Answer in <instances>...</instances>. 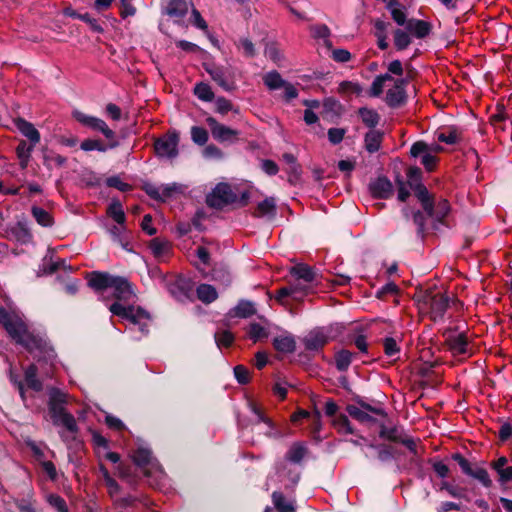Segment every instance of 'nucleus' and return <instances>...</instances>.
<instances>
[{"mask_svg": "<svg viewBox=\"0 0 512 512\" xmlns=\"http://www.w3.org/2000/svg\"><path fill=\"white\" fill-rule=\"evenodd\" d=\"M0 323L9 336L31 353H35L38 360H45L54 365L56 354L54 349L38 335H34L28 328L23 316L15 311H7L0 307Z\"/></svg>", "mask_w": 512, "mask_h": 512, "instance_id": "1", "label": "nucleus"}, {"mask_svg": "<svg viewBox=\"0 0 512 512\" xmlns=\"http://www.w3.org/2000/svg\"><path fill=\"white\" fill-rule=\"evenodd\" d=\"M111 291L117 301L109 307L110 312L138 328L141 335L134 336L135 339H140L141 336L146 335L151 317L143 308L127 304L136 297L131 284L122 277H115Z\"/></svg>", "mask_w": 512, "mask_h": 512, "instance_id": "2", "label": "nucleus"}, {"mask_svg": "<svg viewBox=\"0 0 512 512\" xmlns=\"http://www.w3.org/2000/svg\"><path fill=\"white\" fill-rule=\"evenodd\" d=\"M405 79H394L389 73L377 76L372 82L370 95L378 97L385 88L387 89L385 102L390 107H399L406 101Z\"/></svg>", "mask_w": 512, "mask_h": 512, "instance_id": "3", "label": "nucleus"}, {"mask_svg": "<svg viewBox=\"0 0 512 512\" xmlns=\"http://www.w3.org/2000/svg\"><path fill=\"white\" fill-rule=\"evenodd\" d=\"M134 463L143 469L151 485L158 486L166 477L162 467L155 460L149 448L140 445L132 454Z\"/></svg>", "mask_w": 512, "mask_h": 512, "instance_id": "4", "label": "nucleus"}, {"mask_svg": "<svg viewBox=\"0 0 512 512\" xmlns=\"http://www.w3.org/2000/svg\"><path fill=\"white\" fill-rule=\"evenodd\" d=\"M415 195L421 202L422 207L426 213L436 221L442 222V220L448 215L450 210L448 201L442 199L436 205H434L430 194L424 185L416 186Z\"/></svg>", "mask_w": 512, "mask_h": 512, "instance_id": "5", "label": "nucleus"}, {"mask_svg": "<svg viewBox=\"0 0 512 512\" xmlns=\"http://www.w3.org/2000/svg\"><path fill=\"white\" fill-rule=\"evenodd\" d=\"M178 144V133L169 132L155 141L154 150L157 157L173 160L178 156Z\"/></svg>", "mask_w": 512, "mask_h": 512, "instance_id": "6", "label": "nucleus"}, {"mask_svg": "<svg viewBox=\"0 0 512 512\" xmlns=\"http://www.w3.org/2000/svg\"><path fill=\"white\" fill-rule=\"evenodd\" d=\"M237 195L227 183H219L207 195L206 203L213 208H222L230 203L235 202Z\"/></svg>", "mask_w": 512, "mask_h": 512, "instance_id": "7", "label": "nucleus"}, {"mask_svg": "<svg viewBox=\"0 0 512 512\" xmlns=\"http://www.w3.org/2000/svg\"><path fill=\"white\" fill-rule=\"evenodd\" d=\"M336 337L331 327L318 328L310 331L304 338L305 348L318 350Z\"/></svg>", "mask_w": 512, "mask_h": 512, "instance_id": "8", "label": "nucleus"}, {"mask_svg": "<svg viewBox=\"0 0 512 512\" xmlns=\"http://www.w3.org/2000/svg\"><path fill=\"white\" fill-rule=\"evenodd\" d=\"M73 117L82 125L101 132L107 139H112L114 137V132L100 118L87 115L78 110L73 111Z\"/></svg>", "mask_w": 512, "mask_h": 512, "instance_id": "9", "label": "nucleus"}, {"mask_svg": "<svg viewBox=\"0 0 512 512\" xmlns=\"http://www.w3.org/2000/svg\"><path fill=\"white\" fill-rule=\"evenodd\" d=\"M206 71L209 73L211 78L225 91H232L235 88L233 74L229 68L217 66L207 68Z\"/></svg>", "mask_w": 512, "mask_h": 512, "instance_id": "10", "label": "nucleus"}, {"mask_svg": "<svg viewBox=\"0 0 512 512\" xmlns=\"http://www.w3.org/2000/svg\"><path fill=\"white\" fill-rule=\"evenodd\" d=\"M410 153L413 157H420L421 164L428 170L431 171L437 164V157L428 151V144L419 141L412 145Z\"/></svg>", "mask_w": 512, "mask_h": 512, "instance_id": "11", "label": "nucleus"}, {"mask_svg": "<svg viewBox=\"0 0 512 512\" xmlns=\"http://www.w3.org/2000/svg\"><path fill=\"white\" fill-rule=\"evenodd\" d=\"M206 122L210 127L213 138L219 142L232 140L238 135V131L218 123L217 120L213 117H208Z\"/></svg>", "mask_w": 512, "mask_h": 512, "instance_id": "12", "label": "nucleus"}, {"mask_svg": "<svg viewBox=\"0 0 512 512\" xmlns=\"http://www.w3.org/2000/svg\"><path fill=\"white\" fill-rule=\"evenodd\" d=\"M445 342L455 355L468 353V340L462 332L451 331L446 333Z\"/></svg>", "mask_w": 512, "mask_h": 512, "instance_id": "13", "label": "nucleus"}, {"mask_svg": "<svg viewBox=\"0 0 512 512\" xmlns=\"http://www.w3.org/2000/svg\"><path fill=\"white\" fill-rule=\"evenodd\" d=\"M192 6L191 3L185 1V0H163L162 1V9L165 14H167L170 17L180 19L184 17L190 7Z\"/></svg>", "mask_w": 512, "mask_h": 512, "instance_id": "14", "label": "nucleus"}, {"mask_svg": "<svg viewBox=\"0 0 512 512\" xmlns=\"http://www.w3.org/2000/svg\"><path fill=\"white\" fill-rule=\"evenodd\" d=\"M14 124L19 132L26 137L32 145L40 142V133L35 126L23 118H16Z\"/></svg>", "mask_w": 512, "mask_h": 512, "instance_id": "15", "label": "nucleus"}, {"mask_svg": "<svg viewBox=\"0 0 512 512\" xmlns=\"http://www.w3.org/2000/svg\"><path fill=\"white\" fill-rule=\"evenodd\" d=\"M169 291L174 298L179 301H184L189 298L192 286L190 281L185 278H177L173 283L169 285Z\"/></svg>", "mask_w": 512, "mask_h": 512, "instance_id": "16", "label": "nucleus"}, {"mask_svg": "<svg viewBox=\"0 0 512 512\" xmlns=\"http://www.w3.org/2000/svg\"><path fill=\"white\" fill-rule=\"evenodd\" d=\"M68 394L58 388H51L49 390V413L53 414L58 411L64 410V405L67 403Z\"/></svg>", "mask_w": 512, "mask_h": 512, "instance_id": "17", "label": "nucleus"}, {"mask_svg": "<svg viewBox=\"0 0 512 512\" xmlns=\"http://www.w3.org/2000/svg\"><path fill=\"white\" fill-rule=\"evenodd\" d=\"M274 348L281 353H292L296 348V341L294 336L284 331L273 339Z\"/></svg>", "mask_w": 512, "mask_h": 512, "instance_id": "18", "label": "nucleus"}, {"mask_svg": "<svg viewBox=\"0 0 512 512\" xmlns=\"http://www.w3.org/2000/svg\"><path fill=\"white\" fill-rule=\"evenodd\" d=\"M115 276L108 273L93 272L88 278V284L96 291L111 289Z\"/></svg>", "mask_w": 512, "mask_h": 512, "instance_id": "19", "label": "nucleus"}, {"mask_svg": "<svg viewBox=\"0 0 512 512\" xmlns=\"http://www.w3.org/2000/svg\"><path fill=\"white\" fill-rule=\"evenodd\" d=\"M290 273L292 276L311 285L318 284L316 272L308 265L298 264L291 268Z\"/></svg>", "mask_w": 512, "mask_h": 512, "instance_id": "20", "label": "nucleus"}, {"mask_svg": "<svg viewBox=\"0 0 512 512\" xmlns=\"http://www.w3.org/2000/svg\"><path fill=\"white\" fill-rule=\"evenodd\" d=\"M370 191L375 198L385 199L392 195V183L384 177H379L370 184Z\"/></svg>", "mask_w": 512, "mask_h": 512, "instance_id": "21", "label": "nucleus"}, {"mask_svg": "<svg viewBox=\"0 0 512 512\" xmlns=\"http://www.w3.org/2000/svg\"><path fill=\"white\" fill-rule=\"evenodd\" d=\"M54 425L65 427L70 433H76L78 430L74 416L66 410L58 411L50 414Z\"/></svg>", "mask_w": 512, "mask_h": 512, "instance_id": "22", "label": "nucleus"}, {"mask_svg": "<svg viewBox=\"0 0 512 512\" xmlns=\"http://www.w3.org/2000/svg\"><path fill=\"white\" fill-rule=\"evenodd\" d=\"M406 29L417 38H425L431 32V24L424 20L410 19L407 21Z\"/></svg>", "mask_w": 512, "mask_h": 512, "instance_id": "23", "label": "nucleus"}, {"mask_svg": "<svg viewBox=\"0 0 512 512\" xmlns=\"http://www.w3.org/2000/svg\"><path fill=\"white\" fill-rule=\"evenodd\" d=\"M306 453V445L302 442H295L287 451L285 458L291 463L298 464L305 457Z\"/></svg>", "mask_w": 512, "mask_h": 512, "instance_id": "24", "label": "nucleus"}, {"mask_svg": "<svg viewBox=\"0 0 512 512\" xmlns=\"http://www.w3.org/2000/svg\"><path fill=\"white\" fill-rule=\"evenodd\" d=\"M431 312L435 317L441 316L448 306V299L443 294L437 293L427 299Z\"/></svg>", "mask_w": 512, "mask_h": 512, "instance_id": "25", "label": "nucleus"}, {"mask_svg": "<svg viewBox=\"0 0 512 512\" xmlns=\"http://www.w3.org/2000/svg\"><path fill=\"white\" fill-rule=\"evenodd\" d=\"M255 313L254 304L250 301L241 300L229 312L231 317L247 318Z\"/></svg>", "mask_w": 512, "mask_h": 512, "instance_id": "26", "label": "nucleus"}, {"mask_svg": "<svg viewBox=\"0 0 512 512\" xmlns=\"http://www.w3.org/2000/svg\"><path fill=\"white\" fill-rule=\"evenodd\" d=\"M276 213V201L273 197H268L261 201L256 209V215L258 217L272 218Z\"/></svg>", "mask_w": 512, "mask_h": 512, "instance_id": "27", "label": "nucleus"}, {"mask_svg": "<svg viewBox=\"0 0 512 512\" xmlns=\"http://www.w3.org/2000/svg\"><path fill=\"white\" fill-rule=\"evenodd\" d=\"M382 135L383 134L377 130H370L365 135V148L368 152L374 153L379 150L382 141Z\"/></svg>", "mask_w": 512, "mask_h": 512, "instance_id": "28", "label": "nucleus"}, {"mask_svg": "<svg viewBox=\"0 0 512 512\" xmlns=\"http://www.w3.org/2000/svg\"><path fill=\"white\" fill-rule=\"evenodd\" d=\"M310 33L316 40H322L324 45L328 48L331 47L330 42V29L325 24H316L310 27Z\"/></svg>", "mask_w": 512, "mask_h": 512, "instance_id": "29", "label": "nucleus"}, {"mask_svg": "<svg viewBox=\"0 0 512 512\" xmlns=\"http://www.w3.org/2000/svg\"><path fill=\"white\" fill-rule=\"evenodd\" d=\"M107 214L118 224L124 225L125 213L122 204L118 200H112L107 208Z\"/></svg>", "mask_w": 512, "mask_h": 512, "instance_id": "30", "label": "nucleus"}, {"mask_svg": "<svg viewBox=\"0 0 512 512\" xmlns=\"http://www.w3.org/2000/svg\"><path fill=\"white\" fill-rule=\"evenodd\" d=\"M388 9L393 20L400 26L407 25L406 13L404 8L395 0L388 4Z\"/></svg>", "mask_w": 512, "mask_h": 512, "instance_id": "31", "label": "nucleus"}, {"mask_svg": "<svg viewBox=\"0 0 512 512\" xmlns=\"http://www.w3.org/2000/svg\"><path fill=\"white\" fill-rule=\"evenodd\" d=\"M264 84L269 90L282 88L286 82L277 71H270L263 76Z\"/></svg>", "mask_w": 512, "mask_h": 512, "instance_id": "32", "label": "nucleus"}, {"mask_svg": "<svg viewBox=\"0 0 512 512\" xmlns=\"http://www.w3.org/2000/svg\"><path fill=\"white\" fill-rule=\"evenodd\" d=\"M197 296L204 303H211L217 299L216 289L209 284H201L197 288Z\"/></svg>", "mask_w": 512, "mask_h": 512, "instance_id": "33", "label": "nucleus"}, {"mask_svg": "<svg viewBox=\"0 0 512 512\" xmlns=\"http://www.w3.org/2000/svg\"><path fill=\"white\" fill-rule=\"evenodd\" d=\"M359 115L363 121V123L370 128L375 127L380 120V116L376 110L370 108H361L359 109Z\"/></svg>", "mask_w": 512, "mask_h": 512, "instance_id": "34", "label": "nucleus"}, {"mask_svg": "<svg viewBox=\"0 0 512 512\" xmlns=\"http://www.w3.org/2000/svg\"><path fill=\"white\" fill-rule=\"evenodd\" d=\"M436 137L438 141L452 145L459 141L460 133L457 129L449 127L444 131L437 132Z\"/></svg>", "mask_w": 512, "mask_h": 512, "instance_id": "35", "label": "nucleus"}, {"mask_svg": "<svg viewBox=\"0 0 512 512\" xmlns=\"http://www.w3.org/2000/svg\"><path fill=\"white\" fill-rule=\"evenodd\" d=\"M469 477L479 481L486 488L492 486V480L487 470L481 466L475 465Z\"/></svg>", "mask_w": 512, "mask_h": 512, "instance_id": "36", "label": "nucleus"}, {"mask_svg": "<svg viewBox=\"0 0 512 512\" xmlns=\"http://www.w3.org/2000/svg\"><path fill=\"white\" fill-rule=\"evenodd\" d=\"M25 380L27 385L35 391L42 389V383L37 378V366L32 364L25 371Z\"/></svg>", "mask_w": 512, "mask_h": 512, "instance_id": "37", "label": "nucleus"}, {"mask_svg": "<svg viewBox=\"0 0 512 512\" xmlns=\"http://www.w3.org/2000/svg\"><path fill=\"white\" fill-rule=\"evenodd\" d=\"M236 47L245 57H254L256 55V48L254 43L246 37L240 38L236 43Z\"/></svg>", "mask_w": 512, "mask_h": 512, "instance_id": "38", "label": "nucleus"}, {"mask_svg": "<svg viewBox=\"0 0 512 512\" xmlns=\"http://www.w3.org/2000/svg\"><path fill=\"white\" fill-rule=\"evenodd\" d=\"M194 94L197 96L198 99L205 101V102H211L214 99V93L207 83H198L194 87Z\"/></svg>", "mask_w": 512, "mask_h": 512, "instance_id": "39", "label": "nucleus"}, {"mask_svg": "<svg viewBox=\"0 0 512 512\" xmlns=\"http://www.w3.org/2000/svg\"><path fill=\"white\" fill-rule=\"evenodd\" d=\"M353 354L348 350H341L335 355V364L339 371H345L351 364Z\"/></svg>", "mask_w": 512, "mask_h": 512, "instance_id": "40", "label": "nucleus"}, {"mask_svg": "<svg viewBox=\"0 0 512 512\" xmlns=\"http://www.w3.org/2000/svg\"><path fill=\"white\" fill-rule=\"evenodd\" d=\"M186 186L173 182L168 184H162V190H163V201H166L167 199L173 197L176 194H182L186 190Z\"/></svg>", "mask_w": 512, "mask_h": 512, "instance_id": "41", "label": "nucleus"}, {"mask_svg": "<svg viewBox=\"0 0 512 512\" xmlns=\"http://www.w3.org/2000/svg\"><path fill=\"white\" fill-rule=\"evenodd\" d=\"M273 503L279 512H294V506L291 502L285 501L282 493L274 492L272 495Z\"/></svg>", "mask_w": 512, "mask_h": 512, "instance_id": "42", "label": "nucleus"}, {"mask_svg": "<svg viewBox=\"0 0 512 512\" xmlns=\"http://www.w3.org/2000/svg\"><path fill=\"white\" fill-rule=\"evenodd\" d=\"M287 297H290L296 301L301 300V296H299V291H298L297 287H290V286L282 287L281 289H279L277 291L276 296H275L276 300L279 302H283L284 299H286Z\"/></svg>", "mask_w": 512, "mask_h": 512, "instance_id": "43", "label": "nucleus"}, {"mask_svg": "<svg viewBox=\"0 0 512 512\" xmlns=\"http://www.w3.org/2000/svg\"><path fill=\"white\" fill-rule=\"evenodd\" d=\"M411 43V37L408 32L397 29L394 32V44L398 50L406 49Z\"/></svg>", "mask_w": 512, "mask_h": 512, "instance_id": "44", "label": "nucleus"}, {"mask_svg": "<svg viewBox=\"0 0 512 512\" xmlns=\"http://www.w3.org/2000/svg\"><path fill=\"white\" fill-rule=\"evenodd\" d=\"M248 335L254 341L257 342L268 336V332L265 326L259 323H251L248 328Z\"/></svg>", "mask_w": 512, "mask_h": 512, "instance_id": "45", "label": "nucleus"}, {"mask_svg": "<svg viewBox=\"0 0 512 512\" xmlns=\"http://www.w3.org/2000/svg\"><path fill=\"white\" fill-rule=\"evenodd\" d=\"M32 214H33L34 218L36 219V221L40 225L45 226V227H48V226L52 225L51 215L46 210H44L43 208H41V207H33L32 208Z\"/></svg>", "mask_w": 512, "mask_h": 512, "instance_id": "46", "label": "nucleus"}, {"mask_svg": "<svg viewBox=\"0 0 512 512\" xmlns=\"http://www.w3.org/2000/svg\"><path fill=\"white\" fill-rule=\"evenodd\" d=\"M347 412L351 417L360 421V422H371L373 418L362 408L357 407L355 405L347 406Z\"/></svg>", "mask_w": 512, "mask_h": 512, "instance_id": "47", "label": "nucleus"}, {"mask_svg": "<svg viewBox=\"0 0 512 512\" xmlns=\"http://www.w3.org/2000/svg\"><path fill=\"white\" fill-rule=\"evenodd\" d=\"M208 137V132L204 128L198 126L191 128V138L194 143L204 145L208 141Z\"/></svg>", "mask_w": 512, "mask_h": 512, "instance_id": "48", "label": "nucleus"}, {"mask_svg": "<svg viewBox=\"0 0 512 512\" xmlns=\"http://www.w3.org/2000/svg\"><path fill=\"white\" fill-rule=\"evenodd\" d=\"M333 425L338 429L339 432L345 434H352L353 428L345 415H339L333 420Z\"/></svg>", "mask_w": 512, "mask_h": 512, "instance_id": "49", "label": "nucleus"}, {"mask_svg": "<svg viewBox=\"0 0 512 512\" xmlns=\"http://www.w3.org/2000/svg\"><path fill=\"white\" fill-rule=\"evenodd\" d=\"M234 337L229 331H221L215 334V341L218 347H228L232 344Z\"/></svg>", "mask_w": 512, "mask_h": 512, "instance_id": "50", "label": "nucleus"}, {"mask_svg": "<svg viewBox=\"0 0 512 512\" xmlns=\"http://www.w3.org/2000/svg\"><path fill=\"white\" fill-rule=\"evenodd\" d=\"M452 459L458 463L462 472L465 475L469 476L471 474V471L473 470L474 466L460 453L453 454Z\"/></svg>", "mask_w": 512, "mask_h": 512, "instance_id": "51", "label": "nucleus"}, {"mask_svg": "<svg viewBox=\"0 0 512 512\" xmlns=\"http://www.w3.org/2000/svg\"><path fill=\"white\" fill-rule=\"evenodd\" d=\"M252 410H253V412L255 413V415L257 416L258 421H259V422H263V423L266 425L267 429H266V431H265V434H266L267 436H270V437H271V436H276V433H274V431H273V430H274V426H273L272 421H271L270 419L266 418V417H265V416L260 412V410H259L257 407L253 406V407H252Z\"/></svg>", "mask_w": 512, "mask_h": 512, "instance_id": "52", "label": "nucleus"}, {"mask_svg": "<svg viewBox=\"0 0 512 512\" xmlns=\"http://www.w3.org/2000/svg\"><path fill=\"white\" fill-rule=\"evenodd\" d=\"M48 503L53 506L58 512H68L64 499L56 494L47 496Z\"/></svg>", "mask_w": 512, "mask_h": 512, "instance_id": "53", "label": "nucleus"}, {"mask_svg": "<svg viewBox=\"0 0 512 512\" xmlns=\"http://www.w3.org/2000/svg\"><path fill=\"white\" fill-rule=\"evenodd\" d=\"M383 345L384 352L389 357L396 356L400 351L397 341L392 337L385 338Z\"/></svg>", "mask_w": 512, "mask_h": 512, "instance_id": "54", "label": "nucleus"}, {"mask_svg": "<svg viewBox=\"0 0 512 512\" xmlns=\"http://www.w3.org/2000/svg\"><path fill=\"white\" fill-rule=\"evenodd\" d=\"M264 54L267 58L275 63H278L282 60V54L278 47L274 44L267 45Z\"/></svg>", "mask_w": 512, "mask_h": 512, "instance_id": "55", "label": "nucleus"}, {"mask_svg": "<svg viewBox=\"0 0 512 512\" xmlns=\"http://www.w3.org/2000/svg\"><path fill=\"white\" fill-rule=\"evenodd\" d=\"M203 156L206 158V159H222L223 158V153L222 151L215 145L213 144H210V145H207L204 150H203Z\"/></svg>", "mask_w": 512, "mask_h": 512, "instance_id": "56", "label": "nucleus"}, {"mask_svg": "<svg viewBox=\"0 0 512 512\" xmlns=\"http://www.w3.org/2000/svg\"><path fill=\"white\" fill-rule=\"evenodd\" d=\"M345 135V130L341 128H330L328 130V139L332 144L340 143Z\"/></svg>", "mask_w": 512, "mask_h": 512, "instance_id": "57", "label": "nucleus"}, {"mask_svg": "<svg viewBox=\"0 0 512 512\" xmlns=\"http://www.w3.org/2000/svg\"><path fill=\"white\" fill-rule=\"evenodd\" d=\"M191 21H192V24L195 27H197L198 29L207 30L206 21L202 18L199 11L194 8L192 9V13H191Z\"/></svg>", "mask_w": 512, "mask_h": 512, "instance_id": "58", "label": "nucleus"}, {"mask_svg": "<svg viewBox=\"0 0 512 512\" xmlns=\"http://www.w3.org/2000/svg\"><path fill=\"white\" fill-rule=\"evenodd\" d=\"M234 375L241 384H246L249 381V372L242 365H238L234 368Z\"/></svg>", "mask_w": 512, "mask_h": 512, "instance_id": "59", "label": "nucleus"}, {"mask_svg": "<svg viewBox=\"0 0 512 512\" xmlns=\"http://www.w3.org/2000/svg\"><path fill=\"white\" fill-rule=\"evenodd\" d=\"M332 58L336 62L345 63L351 59V54L346 49H335L332 51Z\"/></svg>", "mask_w": 512, "mask_h": 512, "instance_id": "60", "label": "nucleus"}, {"mask_svg": "<svg viewBox=\"0 0 512 512\" xmlns=\"http://www.w3.org/2000/svg\"><path fill=\"white\" fill-rule=\"evenodd\" d=\"M36 145H28L25 141H21L16 149L18 158L20 157H31V153Z\"/></svg>", "mask_w": 512, "mask_h": 512, "instance_id": "61", "label": "nucleus"}, {"mask_svg": "<svg viewBox=\"0 0 512 512\" xmlns=\"http://www.w3.org/2000/svg\"><path fill=\"white\" fill-rule=\"evenodd\" d=\"M215 106H216V111L221 114L227 113L232 108L230 101L224 97H218L215 100Z\"/></svg>", "mask_w": 512, "mask_h": 512, "instance_id": "62", "label": "nucleus"}, {"mask_svg": "<svg viewBox=\"0 0 512 512\" xmlns=\"http://www.w3.org/2000/svg\"><path fill=\"white\" fill-rule=\"evenodd\" d=\"M106 184L109 186V187H113V188H116L120 191H126L128 190L129 188V185L127 183H124L119 177L117 176H113V177H109L107 180H106Z\"/></svg>", "mask_w": 512, "mask_h": 512, "instance_id": "63", "label": "nucleus"}, {"mask_svg": "<svg viewBox=\"0 0 512 512\" xmlns=\"http://www.w3.org/2000/svg\"><path fill=\"white\" fill-rule=\"evenodd\" d=\"M81 149L84 151H105V147L97 140H85L81 143Z\"/></svg>", "mask_w": 512, "mask_h": 512, "instance_id": "64", "label": "nucleus"}]
</instances>
